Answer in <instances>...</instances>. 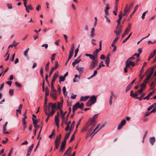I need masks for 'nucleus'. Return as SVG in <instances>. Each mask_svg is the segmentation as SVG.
<instances>
[{"label":"nucleus","mask_w":156,"mask_h":156,"mask_svg":"<svg viewBox=\"0 0 156 156\" xmlns=\"http://www.w3.org/2000/svg\"><path fill=\"white\" fill-rule=\"evenodd\" d=\"M97 97V96L93 95L92 96L87 102L86 104V106H90L95 103L96 101Z\"/></svg>","instance_id":"f257e3e1"},{"label":"nucleus","mask_w":156,"mask_h":156,"mask_svg":"<svg viewBox=\"0 0 156 156\" xmlns=\"http://www.w3.org/2000/svg\"><path fill=\"white\" fill-rule=\"evenodd\" d=\"M84 107L83 104L82 103L80 104L79 102H77L73 107V112L74 113L75 112L77 109L78 108H80L82 109Z\"/></svg>","instance_id":"f03ea898"},{"label":"nucleus","mask_w":156,"mask_h":156,"mask_svg":"<svg viewBox=\"0 0 156 156\" xmlns=\"http://www.w3.org/2000/svg\"><path fill=\"white\" fill-rule=\"evenodd\" d=\"M91 59L92 60V61L91 63L90 69H93L95 68L97 66L98 64V58H93V59Z\"/></svg>","instance_id":"7ed1b4c3"},{"label":"nucleus","mask_w":156,"mask_h":156,"mask_svg":"<svg viewBox=\"0 0 156 156\" xmlns=\"http://www.w3.org/2000/svg\"><path fill=\"white\" fill-rule=\"evenodd\" d=\"M117 96L114 94L112 91L111 92V95L109 98V104L110 105H112V100H115L117 98Z\"/></svg>","instance_id":"20e7f679"},{"label":"nucleus","mask_w":156,"mask_h":156,"mask_svg":"<svg viewBox=\"0 0 156 156\" xmlns=\"http://www.w3.org/2000/svg\"><path fill=\"white\" fill-rule=\"evenodd\" d=\"M101 126V124H98L97 125L96 128L94 130L93 132L90 134V136H92V137L94 135L97 133L98 131L101 129L103 127V126H102L96 132V130L100 126Z\"/></svg>","instance_id":"39448f33"},{"label":"nucleus","mask_w":156,"mask_h":156,"mask_svg":"<svg viewBox=\"0 0 156 156\" xmlns=\"http://www.w3.org/2000/svg\"><path fill=\"white\" fill-rule=\"evenodd\" d=\"M49 105V106H50L51 108V111L50 112H52L53 114H54L55 112V110L56 108V105L55 104H53L52 103H49L48 104Z\"/></svg>","instance_id":"423d86ee"},{"label":"nucleus","mask_w":156,"mask_h":156,"mask_svg":"<svg viewBox=\"0 0 156 156\" xmlns=\"http://www.w3.org/2000/svg\"><path fill=\"white\" fill-rule=\"evenodd\" d=\"M55 66L54 67H53L51 69V70H50V73H49V76H50L52 73H53V71L54 70H55L59 66V65L58 63V62L57 61H55Z\"/></svg>","instance_id":"0eeeda50"},{"label":"nucleus","mask_w":156,"mask_h":156,"mask_svg":"<svg viewBox=\"0 0 156 156\" xmlns=\"http://www.w3.org/2000/svg\"><path fill=\"white\" fill-rule=\"evenodd\" d=\"M126 64L129 67H130V65L132 66H134L135 63L133 62H131V60H129V59H128L126 62Z\"/></svg>","instance_id":"6e6552de"},{"label":"nucleus","mask_w":156,"mask_h":156,"mask_svg":"<svg viewBox=\"0 0 156 156\" xmlns=\"http://www.w3.org/2000/svg\"><path fill=\"white\" fill-rule=\"evenodd\" d=\"M90 124H89V122H88L86 123V125L84 126L83 129L81 130V132H82L86 131L90 127Z\"/></svg>","instance_id":"1a4fd4ad"},{"label":"nucleus","mask_w":156,"mask_h":156,"mask_svg":"<svg viewBox=\"0 0 156 156\" xmlns=\"http://www.w3.org/2000/svg\"><path fill=\"white\" fill-rule=\"evenodd\" d=\"M98 114H95L94 115L92 119H90L88 122L91 123H95L94 122V121L95 120L98 118Z\"/></svg>","instance_id":"9d476101"},{"label":"nucleus","mask_w":156,"mask_h":156,"mask_svg":"<svg viewBox=\"0 0 156 156\" xmlns=\"http://www.w3.org/2000/svg\"><path fill=\"white\" fill-rule=\"evenodd\" d=\"M89 124H90V127L89 128V133L90 132L94 127L95 126L96 124L95 123H91L90 122H89Z\"/></svg>","instance_id":"9b49d317"},{"label":"nucleus","mask_w":156,"mask_h":156,"mask_svg":"<svg viewBox=\"0 0 156 156\" xmlns=\"http://www.w3.org/2000/svg\"><path fill=\"white\" fill-rule=\"evenodd\" d=\"M101 49V48H98L96 49L95 51L93 52L94 58H98V53L99 52Z\"/></svg>","instance_id":"f8f14e48"},{"label":"nucleus","mask_w":156,"mask_h":156,"mask_svg":"<svg viewBox=\"0 0 156 156\" xmlns=\"http://www.w3.org/2000/svg\"><path fill=\"white\" fill-rule=\"evenodd\" d=\"M66 143L62 141V143L61 146L60 147V151L63 152L65 148V145Z\"/></svg>","instance_id":"ddd939ff"},{"label":"nucleus","mask_w":156,"mask_h":156,"mask_svg":"<svg viewBox=\"0 0 156 156\" xmlns=\"http://www.w3.org/2000/svg\"><path fill=\"white\" fill-rule=\"evenodd\" d=\"M58 71H57L55 72V73H54L52 79V80L51 81V83H54L55 82V81L57 77L58 76Z\"/></svg>","instance_id":"4468645a"},{"label":"nucleus","mask_w":156,"mask_h":156,"mask_svg":"<svg viewBox=\"0 0 156 156\" xmlns=\"http://www.w3.org/2000/svg\"><path fill=\"white\" fill-rule=\"evenodd\" d=\"M58 117V115H56L55 116V122L56 126H57L58 128L59 127V119Z\"/></svg>","instance_id":"2eb2a0df"},{"label":"nucleus","mask_w":156,"mask_h":156,"mask_svg":"<svg viewBox=\"0 0 156 156\" xmlns=\"http://www.w3.org/2000/svg\"><path fill=\"white\" fill-rule=\"evenodd\" d=\"M72 148V147H69L63 156H65L66 154H67L68 156H69L71 152V149Z\"/></svg>","instance_id":"dca6fc26"},{"label":"nucleus","mask_w":156,"mask_h":156,"mask_svg":"<svg viewBox=\"0 0 156 156\" xmlns=\"http://www.w3.org/2000/svg\"><path fill=\"white\" fill-rule=\"evenodd\" d=\"M154 93V91H152L151 92L148 94L146 96V97H144L143 98L144 99H146L147 100H148L149 99L150 97H151V96L153 95Z\"/></svg>","instance_id":"f3484780"},{"label":"nucleus","mask_w":156,"mask_h":156,"mask_svg":"<svg viewBox=\"0 0 156 156\" xmlns=\"http://www.w3.org/2000/svg\"><path fill=\"white\" fill-rule=\"evenodd\" d=\"M76 69L79 71V73L80 74H82L83 72L84 68L79 67L78 65L76 66Z\"/></svg>","instance_id":"a211bd4d"},{"label":"nucleus","mask_w":156,"mask_h":156,"mask_svg":"<svg viewBox=\"0 0 156 156\" xmlns=\"http://www.w3.org/2000/svg\"><path fill=\"white\" fill-rule=\"evenodd\" d=\"M50 94L51 96L53 97V98L54 99H55L56 98L57 95L56 90H53L52 92V91H51Z\"/></svg>","instance_id":"6ab92c4d"},{"label":"nucleus","mask_w":156,"mask_h":156,"mask_svg":"<svg viewBox=\"0 0 156 156\" xmlns=\"http://www.w3.org/2000/svg\"><path fill=\"white\" fill-rule=\"evenodd\" d=\"M122 31L121 30H115L114 33H116V38H118L119 36L122 33Z\"/></svg>","instance_id":"aec40b11"},{"label":"nucleus","mask_w":156,"mask_h":156,"mask_svg":"<svg viewBox=\"0 0 156 156\" xmlns=\"http://www.w3.org/2000/svg\"><path fill=\"white\" fill-rule=\"evenodd\" d=\"M60 111L61 112V118L62 120V122L66 120L65 118V115L67 113V112L66 111L64 113H63V112L62 110H60Z\"/></svg>","instance_id":"412c9836"},{"label":"nucleus","mask_w":156,"mask_h":156,"mask_svg":"<svg viewBox=\"0 0 156 156\" xmlns=\"http://www.w3.org/2000/svg\"><path fill=\"white\" fill-rule=\"evenodd\" d=\"M156 52V50L154 49L153 50V51L151 53L150 55L149 56L148 58V60H149L150 59H151L153 57L155 54V53Z\"/></svg>","instance_id":"4be33fe9"},{"label":"nucleus","mask_w":156,"mask_h":156,"mask_svg":"<svg viewBox=\"0 0 156 156\" xmlns=\"http://www.w3.org/2000/svg\"><path fill=\"white\" fill-rule=\"evenodd\" d=\"M139 5H137L134 8V10L133 12L130 15L129 17L128 20H129L130 18L133 15V14L137 10L138 8L139 7Z\"/></svg>","instance_id":"5701e85b"},{"label":"nucleus","mask_w":156,"mask_h":156,"mask_svg":"<svg viewBox=\"0 0 156 156\" xmlns=\"http://www.w3.org/2000/svg\"><path fill=\"white\" fill-rule=\"evenodd\" d=\"M23 105L22 104H20L18 109L16 110V115L17 116H18V113L19 112L20 113H21V110L22 109Z\"/></svg>","instance_id":"b1692460"},{"label":"nucleus","mask_w":156,"mask_h":156,"mask_svg":"<svg viewBox=\"0 0 156 156\" xmlns=\"http://www.w3.org/2000/svg\"><path fill=\"white\" fill-rule=\"evenodd\" d=\"M109 5L108 4H107L106 5V7L105 9V14L108 15V10L109 9L110 7H109Z\"/></svg>","instance_id":"393cba45"},{"label":"nucleus","mask_w":156,"mask_h":156,"mask_svg":"<svg viewBox=\"0 0 156 156\" xmlns=\"http://www.w3.org/2000/svg\"><path fill=\"white\" fill-rule=\"evenodd\" d=\"M89 98V96H86L85 97L81 96L80 98V101H85L87 100Z\"/></svg>","instance_id":"a878e982"},{"label":"nucleus","mask_w":156,"mask_h":156,"mask_svg":"<svg viewBox=\"0 0 156 156\" xmlns=\"http://www.w3.org/2000/svg\"><path fill=\"white\" fill-rule=\"evenodd\" d=\"M32 120L34 127L35 128H38L39 127V126L37 125L36 120L34 118H32Z\"/></svg>","instance_id":"bb28decb"},{"label":"nucleus","mask_w":156,"mask_h":156,"mask_svg":"<svg viewBox=\"0 0 156 156\" xmlns=\"http://www.w3.org/2000/svg\"><path fill=\"white\" fill-rule=\"evenodd\" d=\"M80 77L78 76L77 75H75V78L73 80V82H78L80 80Z\"/></svg>","instance_id":"cd10ccee"},{"label":"nucleus","mask_w":156,"mask_h":156,"mask_svg":"<svg viewBox=\"0 0 156 156\" xmlns=\"http://www.w3.org/2000/svg\"><path fill=\"white\" fill-rule=\"evenodd\" d=\"M130 10V9L129 8H128V5H127L124 9V12H125V13H127V12H129Z\"/></svg>","instance_id":"c85d7f7f"},{"label":"nucleus","mask_w":156,"mask_h":156,"mask_svg":"<svg viewBox=\"0 0 156 156\" xmlns=\"http://www.w3.org/2000/svg\"><path fill=\"white\" fill-rule=\"evenodd\" d=\"M150 141V143H151V144L152 145H153L154 144V143L155 140V139L154 137H151L149 139Z\"/></svg>","instance_id":"c756f323"},{"label":"nucleus","mask_w":156,"mask_h":156,"mask_svg":"<svg viewBox=\"0 0 156 156\" xmlns=\"http://www.w3.org/2000/svg\"><path fill=\"white\" fill-rule=\"evenodd\" d=\"M109 62L110 58L108 56L106 57V59L105 61V62L106 65V66L107 67L109 66Z\"/></svg>","instance_id":"7c9ffc66"},{"label":"nucleus","mask_w":156,"mask_h":156,"mask_svg":"<svg viewBox=\"0 0 156 156\" xmlns=\"http://www.w3.org/2000/svg\"><path fill=\"white\" fill-rule=\"evenodd\" d=\"M53 112H49L48 115H47V117L45 121L46 122H48L49 119V117L53 115Z\"/></svg>","instance_id":"2f4dec72"},{"label":"nucleus","mask_w":156,"mask_h":156,"mask_svg":"<svg viewBox=\"0 0 156 156\" xmlns=\"http://www.w3.org/2000/svg\"><path fill=\"white\" fill-rule=\"evenodd\" d=\"M18 44V43L16 42L15 41H14L13 43L12 44H10L8 48H9L11 47H12L13 46H16Z\"/></svg>","instance_id":"473e14b6"},{"label":"nucleus","mask_w":156,"mask_h":156,"mask_svg":"<svg viewBox=\"0 0 156 156\" xmlns=\"http://www.w3.org/2000/svg\"><path fill=\"white\" fill-rule=\"evenodd\" d=\"M97 71L96 70H94V72L93 74L91 75V76H90L89 77L87 78L88 79H90L93 77L95 76L97 74Z\"/></svg>","instance_id":"72a5a7b5"},{"label":"nucleus","mask_w":156,"mask_h":156,"mask_svg":"<svg viewBox=\"0 0 156 156\" xmlns=\"http://www.w3.org/2000/svg\"><path fill=\"white\" fill-rule=\"evenodd\" d=\"M81 61L80 59H76L72 63V65L73 66H75L76 64L79 63Z\"/></svg>","instance_id":"f704fd0d"},{"label":"nucleus","mask_w":156,"mask_h":156,"mask_svg":"<svg viewBox=\"0 0 156 156\" xmlns=\"http://www.w3.org/2000/svg\"><path fill=\"white\" fill-rule=\"evenodd\" d=\"M45 91V98H46V97L49 95V90L48 89V87H46Z\"/></svg>","instance_id":"c9c22d12"},{"label":"nucleus","mask_w":156,"mask_h":156,"mask_svg":"<svg viewBox=\"0 0 156 156\" xmlns=\"http://www.w3.org/2000/svg\"><path fill=\"white\" fill-rule=\"evenodd\" d=\"M60 83L61 81H64L65 80V78L63 76L60 75L59 77Z\"/></svg>","instance_id":"e433bc0d"},{"label":"nucleus","mask_w":156,"mask_h":156,"mask_svg":"<svg viewBox=\"0 0 156 156\" xmlns=\"http://www.w3.org/2000/svg\"><path fill=\"white\" fill-rule=\"evenodd\" d=\"M129 32V30H125L122 35V37L123 38L126 34H128Z\"/></svg>","instance_id":"4c0bfd02"},{"label":"nucleus","mask_w":156,"mask_h":156,"mask_svg":"<svg viewBox=\"0 0 156 156\" xmlns=\"http://www.w3.org/2000/svg\"><path fill=\"white\" fill-rule=\"evenodd\" d=\"M138 51L139 52V53L138 54H135V55H136L137 58L138 57L140 56V54L141 53L142 49L140 48H139L138 49Z\"/></svg>","instance_id":"58836bf2"},{"label":"nucleus","mask_w":156,"mask_h":156,"mask_svg":"<svg viewBox=\"0 0 156 156\" xmlns=\"http://www.w3.org/2000/svg\"><path fill=\"white\" fill-rule=\"evenodd\" d=\"M68 115H67L66 116V119L65 120V123L67 125H69L71 123V121H69L68 122H67V121L68 120Z\"/></svg>","instance_id":"ea45409f"},{"label":"nucleus","mask_w":156,"mask_h":156,"mask_svg":"<svg viewBox=\"0 0 156 156\" xmlns=\"http://www.w3.org/2000/svg\"><path fill=\"white\" fill-rule=\"evenodd\" d=\"M75 123V121H73L72 122L71 124V126H70V131H71V130H73L74 129Z\"/></svg>","instance_id":"a19ab883"},{"label":"nucleus","mask_w":156,"mask_h":156,"mask_svg":"<svg viewBox=\"0 0 156 156\" xmlns=\"http://www.w3.org/2000/svg\"><path fill=\"white\" fill-rule=\"evenodd\" d=\"M105 66V65H104L103 64V61H101L100 62V65L99 66H98V67L97 68H96V69L97 70H98L99 68H101V67H102V66Z\"/></svg>","instance_id":"79ce46f5"},{"label":"nucleus","mask_w":156,"mask_h":156,"mask_svg":"<svg viewBox=\"0 0 156 156\" xmlns=\"http://www.w3.org/2000/svg\"><path fill=\"white\" fill-rule=\"evenodd\" d=\"M29 49V48H28L27 49H26L24 52V55L27 57L28 56V50Z\"/></svg>","instance_id":"37998d69"},{"label":"nucleus","mask_w":156,"mask_h":156,"mask_svg":"<svg viewBox=\"0 0 156 156\" xmlns=\"http://www.w3.org/2000/svg\"><path fill=\"white\" fill-rule=\"evenodd\" d=\"M55 132L54 129H53L51 133V135L49 136V137L51 139L53 136H55Z\"/></svg>","instance_id":"c03bdc74"},{"label":"nucleus","mask_w":156,"mask_h":156,"mask_svg":"<svg viewBox=\"0 0 156 156\" xmlns=\"http://www.w3.org/2000/svg\"><path fill=\"white\" fill-rule=\"evenodd\" d=\"M44 111L46 115H48V112L46 106H45L44 107Z\"/></svg>","instance_id":"a18cd8bd"},{"label":"nucleus","mask_w":156,"mask_h":156,"mask_svg":"<svg viewBox=\"0 0 156 156\" xmlns=\"http://www.w3.org/2000/svg\"><path fill=\"white\" fill-rule=\"evenodd\" d=\"M60 142L55 141V147L56 149H58L59 145Z\"/></svg>","instance_id":"49530a36"},{"label":"nucleus","mask_w":156,"mask_h":156,"mask_svg":"<svg viewBox=\"0 0 156 156\" xmlns=\"http://www.w3.org/2000/svg\"><path fill=\"white\" fill-rule=\"evenodd\" d=\"M85 55L86 56H89L91 59H93L94 57V55L91 54H86Z\"/></svg>","instance_id":"de8ad7c7"},{"label":"nucleus","mask_w":156,"mask_h":156,"mask_svg":"<svg viewBox=\"0 0 156 156\" xmlns=\"http://www.w3.org/2000/svg\"><path fill=\"white\" fill-rule=\"evenodd\" d=\"M118 39V38H115V39L113 40L112 43V45H111L112 47H113V46H114V45H115V44L116 41H117Z\"/></svg>","instance_id":"09e8293b"},{"label":"nucleus","mask_w":156,"mask_h":156,"mask_svg":"<svg viewBox=\"0 0 156 156\" xmlns=\"http://www.w3.org/2000/svg\"><path fill=\"white\" fill-rule=\"evenodd\" d=\"M74 138H75V133H73L71 137V139L69 141V143H70L71 142H72L74 140Z\"/></svg>","instance_id":"8fccbe9b"},{"label":"nucleus","mask_w":156,"mask_h":156,"mask_svg":"<svg viewBox=\"0 0 156 156\" xmlns=\"http://www.w3.org/2000/svg\"><path fill=\"white\" fill-rule=\"evenodd\" d=\"M56 54L54 53L51 55V60L52 62H53L55 60Z\"/></svg>","instance_id":"3c124183"},{"label":"nucleus","mask_w":156,"mask_h":156,"mask_svg":"<svg viewBox=\"0 0 156 156\" xmlns=\"http://www.w3.org/2000/svg\"><path fill=\"white\" fill-rule=\"evenodd\" d=\"M27 8L29 10H34V8L32 7L31 5H29L27 6Z\"/></svg>","instance_id":"603ef678"},{"label":"nucleus","mask_w":156,"mask_h":156,"mask_svg":"<svg viewBox=\"0 0 156 156\" xmlns=\"http://www.w3.org/2000/svg\"><path fill=\"white\" fill-rule=\"evenodd\" d=\"M79 45H78V47H79ZM78 51H79L78 48H76L75 49V55L74 56V57L75 58L76 57V56L77 55L78 52Z\"/></svg>","instance_id":"864d4df0"},{"label":"nucleus","mask_w":156,"mask_h":156,"mask_svg":"<svg viewBox=\"0 0 156 156\" xmlns=\"http://www.w3.org/2000/svg\"><path fill=\"white\" fill-rule=\"evenodd\" d=\"M49 62H48L47 63V64L46 65V66H45V70L46 71H48L49 69Z\"/></svg>","instance_id":"5fc2aeb1"},{"label":"nucleus","mask_w":156,"mask_h":156,"mask_svg":"<svg viewBox=\"0 0 156 156\" xmlns=\"http://www.w3.org/2000/svg\"><path fill=\"white\" fill-rule=\"evenodd\" d=\"M34 146V144H32L29 147V149L28 150V151H29V152H31L32 150V148H33V147Z\"/></svg>","instance_id":"6e6d98bb"},{"label":"nucleus","mask_w":156,"mask_h":156,"mask_svg":"<svg viewBox=\"0 0 156 156\" xmlns=\"http://www.w3.org/2000/svg\"><path fill=\"white\" fill-rule=\"evenodd\" d=\"M94 30H92L90 32V36L91 37H93L94 35Z\"/></svg>","instance_id":"4d7b16f0"},{"label":"nucleus","mask_w":156,"mask_h":156,"mask_svg":"<svg viewBox=\"0 0 156 156\" xmlns=\"http://www.w3.org/2000/svg\"><path fill=\"white\" fill-rule=\"evenodd\" d=\"M13 148H12L9 153L8 156H11L12 154L13 153Z\"/></svg>","instance_id":"13d9d810"},{"label":"nucleus","mask_w":156,"mask_h":156,"mask_svg":"<svg viewBox=\"0 0 156 156\" xmlns=\"http://www.w3.org/2000/svg\"><path fill=\"white\" fill-rule=\"evenodd\" d=\"M126 119H123V120L122 121L120 124H121V125H122L124 126L126 123Z\"/></svg>","instance_id":"bf43d9fd"},{"label":"nucleus","mask_w":156,"mask_h":156,"mask_svg":"<svg viewBox=\"0 0 156 156\" xmlns=\"http://www.w3.org/2000/svg\"><path fill=\"white\" fill-rule=\"evenodd\" d=\"M69 136L68 135H67L66 134L64 138V140L63 141V142H66V140L68 139Z\"/></svg>","instance_id":"052dcab7"},{"label":"nucleus","mask_w":156,"mask_h":156,"mask_svg":"<svg viewBox=\"0 0 156 156\" xmlns=\"http://www.w3.org/2000/svg\"><path fill=\"white\" fill-rule=\"evenodd\" d=\"M131 87L132 86H131L130 84H129L126 88V92H127L128 90H129L130 89Z\"/></svg>","instance_id":"680f3d73"},{"label":"nucleus","mask_w":156,"mask_h":156,"mask_svg":"<svg viewBox=\"0 0 156 156\" xmlns=\"http://www.w3.org/2000/svg\"><path fill=\"white\" fill-rule=\"evenodd\" d=\"M13 92H14L13 89H10L9 90V93L10 95H13Z\"/></svg>","instance_id":"e2e57ef3"},{"label":"nucleus","mask_w":156,"mask_h":156,"mask_svg":"<svg viewBox=\"0 0 156 156\" xmlns=\"http://www.w3.org/2000/svg\"><path fill=\"white\" fill-rule=\"evenodd\" d=\"M62 91H63V93L64 94V95L65 96H66L67 95V94H65L66 91V87H63V89H62Z\"/></svg>","instance_id":"0e129e2a"},{"label":"nucleus","mask_w":156,"mask_h":156,"mask_svg":"<svg viewBox=\"0 0 156 156\" xmlns=\"http://www.w3.org/2000/svg\"><path fill=\"white\" fill-rule=\"evenodd\" d=\"M23 129L25 130L27 128V126L26 125V122H23Z\"/></svg>","instance_id":"69168bd1"},{"label":"nucleus","mask_w":156,"mask_h":156,"mask_svg":"<svg viewBox=\"0 0 156 156\" xmlns=\"http://www.w3.org/2000/svg\"><path fill=\"white\" fill-rule=\"evenodd\" d=\"M122 28V26L120 24H117L116 27V29H120Z\"/></svg>","instance_id":"338daca9"},{"label":"nucleus","mask_w":156,"mask_h":156,"mask_svg":"<svg viewBox=\"0 0 156 156\" xmlns=\"http://www.w3.org/2000/svg\"><path fill=\"white\" fill-rule=\"evenodd\" d=\"M15 84L18 87H21V85L17 82H15Z\"/></svg>","instance_id":"774afa93"}]
</instances>
